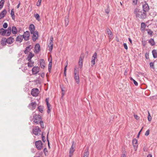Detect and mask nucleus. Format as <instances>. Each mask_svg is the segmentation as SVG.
<instances>
[{
	"label": "nucleus",
	"mask_w": 157,
	"mask_h": 157,
	"mask_svg": "<svg viewBox=\"0 0 157 157\" xmlns=\"http://www.w3.org/2000/svg\"><path fill=\"white\" fill-rule=\"evenodd\" d=\"M142 44L144 46H145L146 44V42L145 40H142Z\"/></svg>",
	"instance_id": "8fccbe9b"
},
{
	"label": "nucleus",
	"mask_w": 157,
	"mask_h": 157,
	"mask_svg": "<svg viewBox=\"0 0 157 157\" xmlns=\"http://www.w3.org/2000/svg\"><path fill=\"white\" fill-rule=\"evenodd\" d=\"M128 40H129V42H130V43H131V44H132V41L131 39L130 38H129Z\"/></svg>",
	"instance_id": "052dcab7"
},
{
	"label": "nucleus",
	"mask_w": 157,
	"mask_h": 157,
	"mask_svg": "<svg viewBox=\"0 0 157 157\" xmlns=\"http://www.w3.org/2000/svg\"><path fill=\"white\" fill-rule=\"evenodd\" d=\"M20 3H19V4L17 5V8H18L20 7Z\"/></svg>",
	"instance_id": "e2e57ef3"
},
{
	"label": "nucleus",
	"mask_w": 157,
	"mask_h": 157,
	"mask_svg": "<svg viewBox=\"0 0 157 157\" xmlns=\"http://www.w3.org/2000/svg\"><path fill=\"white\" fill-rule=\"evenodd\" d=\"M35 146L38 150H41L43 148V143L41 140L36 141L35 143Z\"/></svg>",
	"instance_id": "20e7f679"
},
{
	"label": "nucleus",
	"mask_w": 157,
	"mask_h": 157,
	"mask_svg": "<svg viewBox=\"0 0 157 157\" xmlns=\"http://www.w3.org/2000/svg\"><path fill=\"white\" fill-rule=\"evenodd\" d=\"M32 34H33V41H35L38 38V32L37 31H36Z\"/></svg>",
	"instance_id": "4468645a"
},
{
	"label": "nucleus",
	"mask_w": 157,
	"mask_h": 157,
	"mask_svg": "<svg viewBox=\"0 0 157 157\" xmlns=\"http://www.w3.org/2000/svg\"><path fill=\"white\" fill-rule=\"evenodd\" d=\"M6 33V30L3 29H2L0 30V34L2 36H4Z\"/></svg>",
	"instance_id": "c756f323"
},
{
	"label": "nucleus",
	"mask_w": 157,
	"mask_h": 157,
	"mask_svg": "<svg viewBox=\"0 0 157 157\" xmlns=\"http://www.w3.org/2000/svg\"><path fill=\"white\" fill-rule=\"evenodd\" d=\"M152 53L153 56L154 58H156L157 57V52L156 50H154L152 51Z\"/></svg>",
	"instance_id": "7c9ffc66"
},
{
	"label": "nucleus",
	"mask_w": 157,
	"mask_h": 157,
	"mask_svg": "<svg viewBox=\"0 0 157 157\" xmlns=\"http://www.w3.org/2000/svg\"><path fill=\"white\" fill-rule=\"evenodd\" d=\"M30 36L29 33V31H27L23 35V38L25 40H27L29 39Z\"/></svg>",
	"instance_id": "9d476101"
},
{
	"label": "nucleus",
	"mask_w": 157,
	"mask_h": 157,
	"mask_svg": "<svg viewBox=\"0 0 157 157\" xmlns=\"http://www.w3.org/2000/svg\"><path fill=\"white\" fill-rule=\"evenodd\" d=\"M41 121V116L39 115L35 114L33 117V122L36 124H39Z\"/></svg>",
	"instance_id": "7ed1b4c3"
},
{
	"label": "nucleus",
	"mask_w": 157,
	"mask_h": 157,
	"mask_svg": "<svg viewBox=\"0 0 157 157\" xmlns=\"http://www.w3.org/2000/svg\"><path fill=\"white\" fill-rule=\"evenodd\" d=\"M121 157H126V155L125 154H124L122 155Z\"/></svg>",
	"instance_id": "0e129e2a"
},
{
	"label": "nucleus",
	"mask_w": 157,
	"mask_h": 157,
	"mask_svg": "<svg viewBox=\"0 0 157 157\" xmlns=\"http://www.w3.org/2000/svg\"><path fill=\"white\" fill-rule=\"evenodd\" d=\"M49 98H47L46 99V103L47 107L48 108L47 112L48 113H49L51 111V105L49 103Z\"/></svg>",
	"instance_id": "2eb2a0df"
},
{
	"label": "nucleus",
	"mask_w": 157,
	"mask_h": 157,
	"mask_svg": "<svg viewBox=\"0 0 157 157\" xmlns=\"http://www.w3.org/2000/svg\"><path fill=\"white\" fill-rule=\"evenodd\" d=\"M63 74H64V76H66V72L64 71Z\"/></svg>",
	"instance_id": "69168bd1"
},
{
	"label": "nucleus",
	"mask_w": 157,
	"mask_h": 157,
	"mask_svg": "<svg viewBox=\"0 0 157 157\" xmlns=\"http://www.w3.org/2000/svg\"><path fill=\"white\" fill-rule=\"evenodd\" d=\"M97 58V53L95 52L92 56V58L95 59Z\"/></svg>",
	"instance_id": "a18cd8bd"
},
{
	"label": "nucleus",
	"mask_w": 157,
	"mask_h": 157,
	"mask_svg": "<svg viewBox=\"0 0 157 157\" xmlns=\"http://www.w3.org/2000/svg\"><path fill=\"white\" fill-rule=\"evenodd\" d=\"M37 105L36 103L34 101H31V102L29 104V107L32 110H33L36 108Z\"/></svg>",
	"instance_id": "39448f33"
},
{
	"label": "nucleus",
	"mask_w": 157,
	"mask_h": 157,
	"mask_svg": "<svg viewBox=\"0 0 157 157\" xmlns=\"http://www.w3.org/2000/svg\"><path fill=\"white\" fill-rule=\"evenodd\" d=\"M44 132H42V140L44 142H45L46 141V140L45 139V137L44 136Z\"/></svg>",
	"instance_id": "37998d69"
},
{
	"label": "nucleus",
	"mask_w": 157,
	"mask_h": 157,
	"mask_svg": "<svg viewBox=\"0 0 157 157\" xmlns=\"http://www.w3.org/2000/svg\"><path fill=\"white\" fill-rule=\"evenodd\" d=\"M52 59H51L49 62L48 64V71H50L52 68Z\"/></svg>",
	"instance_id": "72a5a7b5"
},
{
	"label": "nucleus",
	"mask_w": 157,
	"mask_h": 157,
	"mask_svg": "<svg viewBox=\"0 0 157 157\" xmlns=\"http://www.w3.org/2000/svg\"><path fill=\"white\" fill-rule=\"evenodd\" d=\"M29 62L28 63V66L29 67H32L33 66L34 62L32 61L31 60H28Z\"/></svg>",
	"instance_id": "393cba45"
},
{
	"label": "nucleus",
	"mask_w": 157,
	"mask_h": 157,
	"mask_svg": "<svg viewBox=\"0 0 157 157\" xmlns=\"http://www.w3.org/2000/svg\"><path fill=\"white\" fill-rule=\"evenodd\" d=\"M142 129L141 130H140V131L139 132V133H138V136L140 135V132H141V130H142Z\"/></svg>",
	"instance_id": "774afa93"
},
{
	"label": "nucleus",
	"mask_w": 157,
	"mask_h": 157,
	"mask_svg": "<svg viewBox=\"0 0 157 157\" xmlns=\"http://www.w3.org/2000/svg\"><path fill=\"white\" fill-rule=\"evenodd\" d=\"M38 109L39 111L41 113H42L43 111V107L42 106H38Z\"/></svg>",
	"instance_id": "e433bc0d"
},
{
	"label": "nucleus",
	"mask_w": 157,
	"mask_h": 157,
	"mask_svg": "<svg viewBox=\"0 0 157 157\" xmlns=\"http://www.w3.org/2000/svg\"><path fill=\"white\" fill-rule=\"evenodd\" d=\"M149 132H150L149 130V129L147 130L146 131V132L145 133V135L146 136H148L149 134Z\"/></svg>",
	"instance_id": "09e8293b"
},
{
	"label": "nucleus",
	"mask_w": 157,
	"mask_h": 157,
	"mask_svg": "<svg viewBox=\"0 0 157 157\" xmlns=\"http://www.w3.org/2000/svg\"><path fill=\"white\" fill-rule=\"evenodd\" d=\"M130 80L133 81L134 84L136 86H137L138 85L137 82L134 79H133L132 78H130Z\"/></svg>",
	"instance_id": "ea45409f"
},
{
	"label": "nucleus",
	"mask_w": 157,
	"mask_h": 157,
	"mask_svg": "<svg viewBox=\"0 0 157 157\" xmlns=\"http://www.w3.org/2000/svg\"><path fill=\"white\" fill-rule=\"evenodd\" d=\"M41 76L42 77H43L44 76V73H42L41 74Z\"/></svg>",
	"instance_id": "680f3d73"
},
{
	"label": "nucleus",
	"mask_w": 157,
	"mask_h": 157,
	"mask_svg": "<svg viewBox=\"0 0 157 157\" xmlns=\"http://www.w3.org/2000/svg\"><path fill=\"white\" fill-rule=\"evenodd\" d=\"M11 15L12 19L14 20L15 18V16L14 15V12L13 9H12L11 10Z\"/></svg>",
	"instance_id": "2f4dec72"
},
{
	"label": "nucleus",
	"mask_w": 157,
	"mask_h": 157,
	"mask_svg": "<svg viewBox=\"0 0 157 157\" xmlns=\"http://www.w3.org/2000/svg\"><path fill=\"white\" fill-rule=\"evenodd\" d=\"M34 17L38 21H40V16L38 13H36L35 14Z\"/></svg>",
	"instance_id": "58836bf2"
},
{
	"label": "nucleus",
	"mask_w": 157,
	"mask_h": 157,
	"mask_svg": "<svg viewBox=\"0 0 157 157\" xmlns=\"http://www.w3.org/2000/svg\"><path fill=\"white\" fill-rule=\"evenodd\" d=\"M29 29L31 34L35 32V26L33 24H31L29 25Z\"/></svg>",
	"instance_id": "412c9836"
},
{
	"label": "nucleus",
	"mask_w": 157,
	"mask_h": 157,
	"mask_svg": "<svg viewBox=\"0 0 157 157\" xmlns=\"http://www.w3.org/2000/svg\"><path fill=\"white\" fill-rule=\"evenodd\" d=\"M40 51V46L39 44H36L34 48V52L36 54H38Z\"/></svg>",
	"instance_id": "9b49d317"
},
{
	"label": "nucleus",
	"mask_w": 157,
	"mask_h": 157,
	"mask_svg": "<svg viewBox=\"0 0 157 157\" xmlns=\"http://www.w3.org/2000/svg\"><path fill=\"white\" fill-rule=\"evenodd\" d=\"M8 26V24L6 23H4L3 25V27L4 28H6Z\"/></svg>",
	"instance_id": "de8ad7c7"
},
{
	"label": "nucleus",
	"mask_w": 157,
	"mask_h": 157,
	"mask_svg": "<svg viewBox=\"0 0 157 157\" xmlns=\"http://www.w3.org/2000/svg\"><path fill=\"white\" fill-rule=\"evenodd\" d=\"M150 65L151 67H153L154 66V63H153L151 62L150 63Z\"/></svg>",
	"instance_id": "13d9d810"
},
{
	"label": "nucleus",
	"mask_w": 157,
	"mask_h": 157,
	"mask_svg": "<svg viewBox=\"0 0 157 157\" xmlns=\"http://www.w3.org/2000/svg\"><path fill=\"white\" fill-rule=\"evenodd\" d=\"M39 94V90L37 88H34L31 91L32 95L35 97H36L38 96Z\"/></svg>",
	"instance_id": "1a4fd4ad"
},
{
	"label": "nucleus",
	"mask_w": 157,
	"mask_h": 157,
	"mask_svg": "<svg viewBox=\"0 0 157 157\" xmlns=\"http://www.w3.org/2000/svg\"><path fill=\"white\" fill-rule=\"evenodd\" d=\"M132 143L134 147V149H135V150H136L138 145L137 140L136 139H134L132 140Z\"/></svg>",
	"instance_id": "dca6fc26"
},
{
	"label": "nucleus",
	"mask_w": 157,
	"mask_h": 157,
	"mask_svg": "<svg viewBox=\"0 0 157 157\" xmlns=\"http://www.w3.org/2000/svg\"><path fill=\"white\" fill-rule=\"evenodd\" d=\"M6 43H7L6 39L5 38H2L1 40V44L2 46H5L6 45Z\"/></svg>",
	"instance_id": "b1692460"
},
{
	"label": "nucleus",
	"mask_w": 157,
	"mask_h": 157,
	"mask_svg": "<svg viewBox=\"0 0 157 157\" xmlns=\"http://www.w3.org/2000/svg\"><path fill=\"white\" fill-rule=\"evenodd\" d=\"M143 11L144 12H146L149 9V7L148 6L147 3H145L143 4Z\"/></svg>",
	"instance_id": "f8f14e48"
},
{
	"label": "nucleus",
	"mask_w": 157,
	"mask_h": 157,
	"mask_svg": "<svg viewBox=\"0 0 157 157\" xmlns=\"http://www.w3.org/2000/svg\"><path fill=\"white\" fill-rule=\"evenodd\" d=\"M84 58V56L83 55H81L79 57L78 64L79 67L80 69H82V68L83 66V62Z\"/></svg>",
	"instance_id": "423d86ee"
},
{
	"label": "nucleus",
	"mask_w": 157,
	"mask_h": 157,
	"mask_svg": "<svg viewBox=\"0 0 157 157\" xmlns=\"http://www.w3.org/2000/svg\"><path fill=\"white\" fill-rule=\"evenodd\" d=\"M39 63L41 68L44 69L45 67V61L44 59H41L39 60Z\"/></svg>",
	"instance_id": "a211bd4d"
},
{
	"label": "nucleus",
	"mask_w": 157,
	"mask_h": 157,
	"mask_svg": "<svg viewBox=\"0 0 157 157\" xmlns=\"http://www.w3.org/2000/svg\"><path fill=\"white\" fill-rule=\"evenodd\" d=\"M147 33L150 35H151L153 33V32L151 30H149L147 31Z\"/></svg>",
	"instance_id": "603ef678"
},
{
	"label": "nucleus",
	"mask_w": 157,
	"mask_h": 157,
	"mask_svg": "<svg viewBox=\"0 0 157 157\" xmlns=\"http://www.w3.org/2000/svg\"><path fill=\"white\" fill-rule=\"evenodd\" d=\"M51 42L50 43L49 45L48 46L49 50L50 52H51L53 49V42L52 40L53 37L51 38Z\"/></svg>",
	"instance_id": "6ab92c4d"
},
{
	"label": "nucleus",
	"mask_w": 157,
	"mask_h": 157,
	"mask_svg": "<svg viewBox=\"0 0 157 157\" xmlns=\"http://www.w3.org/2000/svg\"><path fill=\"white\" fill-rule=\"evenodd\" d=\"M41 130L38 126H35L33 130V132L34 134L36 135H37L40 133Z\"/></svg>",
	"instance_id": "0eeeda50"
},
{
	"label": "nucleus",
	"mask_w": 157,
	"mask_h": 157,
	"mask_svg": "<svg viewBox=\"0 0 157 157\" xmlns=\"http://www.w3.org/2000/svg\"><path fill=\"white\" fill-rule=\"evenodd\" d=\"M47 151V149L46 148H45L44 149V152H45L46 151Z\"/></svg>",
	"instance_id": "338daca9"
},
{
	"label": "nucleus",
	"mask_w": 157,
	"mask_h": 157,
	"mask_svg": "<svg viewBox=\"0 0 157 157\" xmlns=\"http://www.w3.org/2000/svg\"><path fill=\"white\" fill-rule=\"evenodd\" d=\"M147 157H152V155L149 154L147 155Z\"/></svg>",
	"instance_id": "bf43d9fd"
},
{
	"label": "nucleus",
	"mask_w": 157,
	"mask_h": 157,
	"mask_svg": "<svg viewBox=\"0 0 157 157\" xmlns=\"http://www.w3.org/2000/svg\"><path fill=\"white\" fill-rule=\"evenodd\" d=\"M7 13L6 10L4 9L0 13V19L4 18Z\"/></svg>",
	"instance_id": "ddd939ff"
},
{
	"label": "nucleus",
	"mask_w": 157,
	"mask_h": 157,
	"mask_svg": "<svg viewBox=\"0 0 157 157\" xmlns=\"http://www.w3.org/2000/svg\"><path fill=\"white\" fill-rule=\"evenodd\" d=\"M134 13L136 17L141 18H145L146 17V13L145 12H142L140 10L136 9L134 11Z\"/></svg>",
	"instance_id": "f257e3e1"
},
{
	"label": "nucleus",
	"mask_w": 157,
	"mask_h": 157,
	"mask_svg": "<svg viewBox=\"0 0 157 157\" xmlns=\"http://www.w3.org/2000/svg\"><path fill=\"white\" fill-rule=\"evenodd\" d=\"M132 2L134 5H136L137 2V0H132Z\"/></svg>",
	"instance_id": "5fc2aeb1"
},
{
	"label": "nucleus",
	"mask_w": 157,
	"mask_h": 157,
	"mask_svg": "<svg viewBox=\"0 0 157 157\" xmlns=\"http://www.w3.org/2000/svg\"><path fill=\"white\" fill-rule=\"evenodd\" d=\"M7 43L11 44H12L14 41V40L13 38L12 37H10L8 38L7 39H6Z\"/></svg>",
	"instance_id": "4be33fe9"
},
{
	"label": "nucleus",
	"mask_w": 157,
	"mask_h": 157,
	"mask_svg": "<svg viewBox=\"0 0 157 157\" xmlns=\"http://www.w3.org/2000/svg\"><path fill=\"white\" fill-rule=\"evenodd\" d=\"M41 2V0H38V1L36 2V6H40Z\"/></svg>",
	"instance_id": "49530a36"
},
{
	"label": "nucleus",
	"mask_w": 157,
	"mask_h": 157,
	"mask_svg": "<svg viewBox=\"0 0 157 157\" xmlns=\"http://www.w3.org/2000/svg\"><path fill=\"white\" fill-rule=\"evenodd\" d=\"M146 27V25L144 23H142L141 25V30L142 31L144 30Z\"/></svg>",
	"instance_id": "473e14b6"
},
{
	"label": "nucleus",
	"mask_w": 157,
	"mask_h": 157,
	"mask_svg": "<svg viewBox=\"0 0 157 157\" xmlns=\"http://www.w3.org/2000/svg\"><path fill=\"white\" fill-rule=\"evenodd\" d=\"M148 114L147 117V119L148 121H150L151 120V118L150 115V114L149 111H148Z\"/></svg>",
	"instance_id": "79ce46f5"
},
{
	"label": "nucleus",
	"mask_w": 157,
	"mask_h": 157,
	"mask_svg": "<svg viewBox=\"0 0 157 157\" xmlns=\"http://www.w3.org/2000/svg\"><path fill=\"white\" fill-rule=\"evenodd\" d=\"M106 31L107 34L109 35V40L111 39L113 36V34L112 32L108 28L106 29Z\"/></svg>",
	"instance_id": "f3484780"
},
{
	"label": "nucleus",
	"mask_w": 157,
	"mask_h": 157,
	"mask_svg": "<svg viewBox=\"0 0 157 157\" xmlns=\"http://www.w3.org/2000/svg\"><path fill=\"white\" fill-rule=\"evenodd\" d=\"M23 36L21 35H19L16 38V40L17 41L21 42L23 40Z\"/></svg>",
	"instance_id": "5701e85b"
},
{
	"label": "nucleus",
	"mask_w": 157,
	"mask_h": 157,
	"mask_svg": "<svg viewBox=\"0 0 157 157\" xmlns=\"http://www.w3.org/2000/svg\"><path fill=\"white\" fill-rule=\"evenodd\" d=\"M134 117L136 120H138L139 119L138 116L137 115H134Z\"/></svg>",
	"instance_id": "6e6d98bb"
},
{
	"label": "nucleus",
	"mask_w": 157,
	"mask_h": 157,
	"mask_svg": "<svg viewBox=\"0 0 157 157\" xmlns=\"http://www.w3.org/2000/svg\"><path fill=\"white\" fill-rule=\"evenodd\" d=\"M67 63L66 65L65 66L64 68V71L66 72L67 71Z\"/></svg>",
	"instance_id": "4d7b16f0"
},
{
	"label": "nucleus",
	"mask_w": 157,
	"mask_h": 157,
	"mask_svg": "<svg viewBox=\"0 0 157 157\" xmlns=\"http://www.w3.org/2000/svg\"><path fill=\"white\" fill-rule=\"evenodd\" d=\"M11 27H9L7 30H6L7 36H9L10 35L11 33Z\"/></svg>",
	"instance_id": "c85d7f7f"
},
{
	"label": "nucleus",
	"mask_w": 157,
	"mask_h": 157,
	"mask_svg": "<svg viewBox=\"0 0 157 157\" xmlns=\"http://www.w3.org/2000/svg\"><path fill=\"white\" fill-rule=\"evenodd\" d=\"M149 42L152 46H153L155 44V42L152 39H150L149 40Z\"/></svg>",
	"instance_id": "c9c22d12"
},
{
	"label": "nucleus",
	"mask_w": 157,
	"mask_h": 157,
	"mask_svg": "<svg viewBox=\"0 0 157 157\" xmlns=\"http://www.w3.org/2000/svg\"><path fill=\"white\" fill-rule=\"evenodd\" d=\"M40 68L38 66L34 67L32 70L33 75H36L40 71Z\"/></svg>",
	"instance_id": "6e6552de"
},
{
	"label": "nucleus",
	"mask_w": 157,
	"mask_h": 157,
	"mask_svg": "<svg viewBox=\"0 0 157 157\" xmlns=\"http://www.w3.org/2000/svg\"><path fill=\"white\" fill-rule=\"evenodd\" d=\"M78 69V68L77 67L75 66L74 70V78L78 84L79 82Z\"/></svg>",
	"instance_id": "f03ea898"
},
{
	"label": "nucleus",
	"mask_w": 157,
	"mask_h": 157,
	"mask_svg": "<svg viewBox=\"0 0 157 157\" xmlns=\"http://www.w3.org/2000/svg\"><path fill=\"white\" fill-rule=\"evenodd\" d=\"M95 64V59L93 58L92 59V60L91 61V66L92 67Z\"/></svg>",
	"instance_id": "a19ab883"
},
{
	"label": "nucleus",
	"mask_w": 157,
	"mask_h": 157,
	"mask_svg": "<svg viewBox=\"0 0 157 157\" xmlns=\"http://www.w3.org/2000/svg\"><path fill=\"white\" fill-rule=\"evenodd\" d=\"M65 25L66 26H67L68 25V23H69V20L68 18H67V19H66L65 20Z\"/></svg>",
	"instance_id": "c03bdc74"
},
{
	"label": "nucleus",
	"mask_w": 157,
	"mask_h": 157,
	"mask_svg": "<svg viewBox=\"0 0 157 157\" xmlns=\"http://www.w3.org/2000/svg\"><path fill=\"white\" fill-rule=\"evenodd\" d=\"M74 143V142H73L72 144L71 148L70 149L69 151V157H71L73 155V153L75 151V150L74 149V147H73V145Z\"/></svg>",
	"instance_id": "aec40b11"
},
{
	"label": "nucleus",
	"mask_w": 157,
	"mask_h": 157,
	"mask_svg": "<svg viewBox=\"0 0 157 157\" xmlns=\"http://www.w3.org/2000/svg\"><path fill=\"white\" fill-rule=\"evenodd\" d=\"M123 45H124V48L125 49L127 50L128 49V48L127 44L125 43H124Z\"/></svg>",
	"instance_id": "3c124183"
},
{
	"label": "nucleus",
	"mask_w": 157,
	"mask_h": 157,
	"mask_svg": "<svg viewBox=\"0 0 157 157\" xmlns=\"http://www.w3.org/2000/svg\"><path fill=\"white\" fill-rule=\"evenodd\" d=\"M89 155V152L88 151H85L83 154V157H88Z\"/></svg>",
	"instance_id": "f704fd0d"
},
{
	"label": "nucleus",
	"mask_w": 157,
	"mask_h": 157,
	"mask_svg": "<svg viewBox=\"0 0 157 157\" xmlns=\"http://www.w3.org/2000/svg\"><path fill=\"white\" fill-rule=\"evenodd\" d=\"M39 123L40 124V125L41 126V127L42 128H44V123L43 121H41V122H40Z\"/></svg>",
	"instance_id": "864d4df0"
},
{
	"label": "nucleus",
	"mask_w": 157,
	"mask_h": 157,
	"mask_svg": "<svg viewBox=\"0 0 157 157\" xmlns=\"http://www.w3.org/2000/svg\"><path fill=\"white\" fill-rule=\"evenodd\" d=\"M34 56V54L32 52H30L27 59L28 60H31V58Z\"/></svg>",
	"instance_id": "cd10ccee"
},
{
	"label": "nucleus",
	"mask_w": 157,
	"mask_h": 157,
	"mask_svg": "<svg viewBox=\"0 0 157 157\" xmlns=\"http://www.w3.org/2000/svg\"><path fill=\"white\" fill-rule=\"evenodd\" d=\"M12 32L13 34H16L17 33V29L15 27L13 26L12 27Z\"/></svg>",
	"instance_id": "a878e982"
},
{
	"label": "nucleus",
	"mask_w": 157,
	"mask_h": 157,
	"mask_svg": "<svg viewBox=\"0 0 157 157\" xmlns=\"http://www.w3.org/2000/svg\"><path fill=\"white\" fill-rule=\"evenodd\" d=\"M4 0H1L0 2V9H1L2 8L4 5Z\"/></svg>",
	"instance_id": "4c0bfd02"
},
{
	"label": "nucleus",
	"mask_w": 157,
	"mask_h": 157,
	"mask_svg": "<svg viewBox=\"0 0 157 157\" xmlns=\"http://www.w3.org/2000/svg\"><path fill=\"white\" fill-rule=\"evenodd\" d=\"M32 48V47H31V45L29 46L26 48L25 50L24 51V52L25 54H27L30 50Z\"/></svg>",
	"instance_id": "bb28decb"
}]
</instances>
